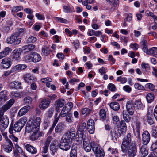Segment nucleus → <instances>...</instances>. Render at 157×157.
<instances>
[{"label":"nucleus","mask_w":157,"mask_h":157,"mask_svg":"<svg viewBox=\"0 0 157 157\" xmlns=\"http://www.w3.org/2000/svg\"><path fill=\"white\" fill-rule=\"evenodd\" d=\"M122 151L127 153L128 157H134L137 152L136 144L131 142V134L128 133L124 139L121 146Z\"/></svg>","instance_id":"nucleus-1"},{"label":"nucleus","mask_w":157,"mask_h":157,"mask_svg":"<svg viewBox=\"0 0 157 157\" xmlns=\"http://www.w3.org/2000/svg\"><path fill=\"white\" fill-rule=\"evenodd\" d=\"M91 146L92 150L96 157H104L105 153L104 150L98 144L94 143Z\"/></svg>","instance_id":"nucleus-2"},{"label":"nucleus","mask_w":157,"mask_h":157,"mask_svg":"<svg viewBox=\"0 0 157 157\" xmlns=\"http://www.w3.org/2000/svg\"><path fill=\"white\" fill-rule=\"evenodd\" d=\"M27 120V118L24 116L17 121L14 125V130L16 132L20 131L25 124Z\"/></svg>","instance_id":"nucleus-3"},{"label":"nucleus","mask_w":157,"mask_h":157,"mask_svg":"<svg viewBox=\"0 0 157 157\" xmlns=\"http://www.w3.org/2000/svg\"><path fill=\"white\" fill-rule=\"evenodd\" d=\"M21 40V39L19 36V33H16L8 37L6 39V42L8 44L13 43L14 45H18L20 43Z\"/></svg>","instance_id":"nucleus-4"},{"label":"nucleus","mask_w":157,"mask_h":157,"mask_svg":"<svg viewBox=\"0 0 157 157\" xmlns=\"http://www.w3.org/2000/svg\"><path fill=\"white\" fill-rule=\"evenodd\" d=\"M0 123L3 127L2 129L4 130L8 127L9 124L8 117L6 115H4L2 111H0Z\"/></svg>","instance_id":"nucleus-5"},{"label":"nucleus","mask_w":157,"mask_h":157,"mask_svg":"<svg viewBox=\"0 0 157 157\" xmlns=\"http://www.w3.org/2000/svg\"><path fill=\"white\" fill-rule=\"evenodd\" d=\"M12 64L11 59L9 57H5L3 59L0 63L1 68L7 69L11 67Z\"/></svg>","instance_id":"nucleus-6"},{"label":"nucleus","mask_w":157,"mask_h":157,"mask_svg":"<svg viewBox=\"0 0 157 157\" xmlns=\"http://www.w3.org/2000/svg\"><path fill=\"white\" fill-rule=\"evenodd\" d=\"M86 124V123L83 122L80 124L78 130L77 131V134H78V136L81 138L86 137L87 136Z\"/></svg>","instance_id":"nucleus-7"},{"label":"nucleus","mask_w":157,"mask_h":157,"mask_svg":"<svg viewBox=\"0 0 157 157\" xmlns=\"http://www.w3.org/2000/svg\"><path fill=\"white\" fill-rule=\"evenodd\" d=\"M13 144L10 140L6 141L1 145V147L4 151L7 153H9L12 151Z\"/></svg>","instance_id":"nucleus-8"},{"label":"nucleus","mask_w":157,"mask_h":157,"mask_svg":"<svg viewBox=\"0 0 157 157\" xmlns=\"http://www.w3.org/2000/svg\"><path fill=\"white\" fill-rule=\"evenodd\" d=\"M81 138L82 139V140H83V145L84 149L86 152H89L92 148V144L94 142H93L90 144L87 136Z\"/></svg>","instance_id":"nucleus-9"},{"label":"nucleus","mask_w":157,"mask_h":157,"mask_svg":"<svg viewBox=\"0 0 157 157\" xmlns=\"http://www.w3.org/2000/svg\"><path fill=\"white\" fill-rule=\"evenodd\" d=\"M71 143L62 138L59 144L60 148L63 150L67 151L69 150L71 147L70 144Z\"/></svg>","instance_id":"nucleus-10"},{"label":"nucleus","mask_w":157,"mask_h":157,"mask_svg":"<svg viewBox=\"0 0 157 157\" xmlns=\"http://www.w3.org/2000/svg\"><path fill=\"white\" fill-rule=\"evenodd\" d=\"M23 78L25 82L27 83H30L37 81V78L30 73L25 74L24 75Z\"/></svg>","instance_id":"nucleus-11"},{"label":"nucleus","mask_w":157,"mask_h":157,"mask_svg":"<svg viewBox=\"0 0 157 157\" xmlns=\"http://www.w3.org/2000/svg\"><path fill=\"white\" fill-rule=\"evenodd\" d=\"M134 102L132 100L128 101L126 104V108L128 113L131 115H133L135 109Z\"/></svg>","instance_id":"nucleus-12"},{"label":"nucleus","mask_w":157,"mask_h":157,"mask_svg":"<svg viewBox=\"0 0 157 157\" xmlns=\"http://www.w3.org/2000/svg\"><path fill=\"white\" fill-rule=\"evenodd\" d=\"M21 51L20 48H16L12 52L11 56L12 59L16 61H18L21 59Z\"/></svg>","instance_id":"nucleus-13"},{"label":"nucleus","mask_w":157,"mask_h":157,"mask_svg":"<svg viewBox=\"0 0 157 157\" xmlns=\"http://www.w3.org/2000/svg\"><path fill=\"white\" fill-rule=\"evenodd\" d=\"M150 139V135L147 131H145L142 134V140L144 145H147Z\"/></svg>","instance_id":"nucleus-14"},{"label":"nucleus","mask_w":157,"mask_h":157,"mask_svg":"<svg viewBox=\"0 0 157 157\" xmlns=\"http://www.w3.org/2000/svg\"><path fill=\"white\" fill-rule=\"evenodd\" d=\"M65 103V100L63 99H58L57 100L54 104L55 109L58 112L59 109L63 107Z\"/></svg>","instance_id":"nucleus-15"},{"label":"nucleus","mask_w":157,"mask_h":157,"mask_svg":"<svg viewBox=\"0 0 157 157\" xmlns=\"http://www.w3.org/2000/svg\"><path fill=\"white\" fill-rule=\"evenodd\" d=\"M110 135L112 139L114 142L117 140V138L121 136V133L118 130L116 131L115 129H113L111 130Z\"/></svg>","instance_id":"nucleus-16"},{"label":"nucleus","mask_w":157,"mask_h":157,"mask_svg":"<svg viewBox=\"0 0 157 157\" xmlns=\"http://www.w3.org/2000/svg\"><path fill=\"white\" fill-rule=\"evenodd\" d=\"M87 128L90 134H92L94 132V123L92 119L89 120L87 123Z\"/></svg>","instance_id":"nucleus-17"},{"label":"nucleus","mask_w":157,"mask_h":157,"mask_svg":"<svg viewBox=\"0 0 157 157\" xmlns=\"http://www.w3.org/2000/svg\"><path fill=\"white\" fill-rule=\"evenodd\" d=\"M50 103V101L46 99L42 100L39 105L40 108L42 110L45 109L48 107Z\"/></svg>","instance_id":"nucleus-18"},{"label":"nucleus","mask_w":157,"mask_h":157,"mask_svg":"<svg viewBox=\"0 0 157 157\" xmlns=\"http://www.w3.org/2000/svg\"><path fill=\"white\" fill-rule=\"evenodd\" d=\"M21 84L20 82L14 81L10 82L9 84L10 87L12 89H17L21 88Z\"/></svg>","instance_id":"nucleus-19"},{"label":"nucleus","mask_w":157,"mask_h":157,"mask_svg":"<svg viewBox=\"0 0 157 157\" xmlns=\"http://www.w3.org/2000/svg\"><path fill=\"white\" fill-rule=\"evenodd\" d=\"M30 109L29 105L25 106L22 108L19 111L18 116L20 117L22 116L26 113Z\"/></svg>","instance_id":"nucleus-20"},{"label":"nucleus","mask_w":157,"mask_h":157,"mask_svg":"<svg viewBox=\"0 0 157 157\" xmlns=\"http://www.w3.org/2000/svg\"><path fill=\"white\" fill-rule=\"evenodd\" d=\"M33 133L30 137V139L32 141H35L42 136V133L41 132H38V131H34Z\"/></svg>","instance_id":"nucleus-21"},{"label":"nucleus","mask_w":157,"mask_h":157,"mask_svg":"<svg viewBox=\"0 0 157 157\" xmlns=\"http://www.w3.org/2000/svg\"><path fill=\"white\" fill-rule=\"evenodd\" d=\"M26 64H18L12 68V71L13 72H17L19 70H23L27 68Z\"/></svg>","instance_id":"nucleus-22"},{"label":"nucleus","mask_w":157,"mask_h":157,"mask_svg":"<svg viewBox=\"0 0 157 157\" xmlns=\"http://www.w3.org/2000/svg\"><path fill=\"white\" fill-rule=\"evenodd\" d=\"M25 148L28 151L32 154H35L37 152L36 148L30 144H26L25 145Z\"/></svg>","instance_id":"nucleus-23"},{"label":"nucleus","mask_w":157,"mask_h":157,"mask_svg":"<svg viewBox=\"0 0 157 157\" xmlns=\"http://www.w3.org/2000/svg\"><path fill=\"white\" fill-rule=\"evenodd\" d=\"M40 122L41 118L39 117H37L34 120L33 123L32 124L35 127L36 131H39Z\"/></svg>","instance_id":"nucleus-24"},{"label":"nucleus","mask_w":157,"mask_h":157,"mask_svg":"<svg viewBox=\"0 0 157 157\" xmlns=\"http://www.w3.org/2000/svg\"><path fill=\"white\" fill-rule=\"evenodd\" d=\"M141 123L139 121H136V123L135 128L134 129V132L136 136L138 137L140 136V131Z\"/></svg>","instance_id":"nucleus-25"},{"label":"nucleus","mask_w":157,"mask_h":157,"mask_svg":"<svg viewBox=\"0 0 157 157\" xmlns=\"http://www.w3.org/2000/svg\"><path fill=\"white\" fill-rule=\"evenodd\" d=\"M11 49L10 48H6L3 51L0 52V59L8 55Z\"/></svg>","instance_id":"nucleus-26"},{"label":"nucleus","mask_w":157,"mask_h":157,"mask_svg":"<svg viewBox=\"0 0 157 157\" xmlns=\"http://www.w3.org/2000/svg\"><path fill=\"white\" fill-rule=\"evenodd\" d=\"M56 143V141H54L50 145V149L52 151V154L54 155L55 153L57 152L58 145Z\"/></svg>","instance_id":"nucleus-27"},{"label":"nucleus","mask_w":157,"mask_h":157,"mask_svg":"<svg viewBox=\"0 0 157 157\" xmlns=\"http://www.w3.org/2000/svg\"><path fill=\"white\" fill-rule=\"evenodd\" d=\"M32 62H37L40 61L41 59L40 56L36 52H32Z\"/></svg>","instance_id":"nucleus-28"},{"label":"nucleus","mask_w":157,"mask_h":157,"mask_svg":"<svg viewBox=\"0 0 157 157\" xmlns=\"http://www.w3.org/2000/svg\"><path fill=\"white\" fill-rule=\"evenodd\" d=\"M64 129V125L62 123H59L55 127V131L56 133H60L62 132Z\"/></svg>","instance_id":"nucleus-29"},{"label":"nucleus","mask_w":157,"mask_h":157,"mask_svg":"<svg viewBox=\"0 0 157 157\" xmlns=\"http://www.w3.org/2000/svg\"><path fill=\"white\" fill-rule=\"evenodd\" d=\"M134 105L136 109L142 110L144 107L143 104L139 100H137L135 101Z\"/></svg>","instance_id":"nucleus-30"},{"label":"nucleus","mask_w":157,"mask_h":157,"mask_svg":"<svg viewBox=\"0 0 157 157\" xmlns=\"http://www.w3.org/2000/svg\"><path fill=\"white\" fill-rule=\"evenodd\" d=\"M35 47V45L33 44H29L25 45L22 48V50L25 52H28L32 51Z\"/></svg>","instance_id":"nucleus-31"},{"label":"nucleus","mask_w":157,"mask_h":157,"mask_svg":"<svg viewBox=\"0 0 157 157\" xmlns=\"http://www.w3.org/2000/svg\"><path fill=\"white\" fill-rule=\"evenodd\" d=\"M35 128V127L32 124L31 125H30V124H29L27 123L26 124V127H25V131L28 133H29L31 132H33L34 131H36Z\"/></svg>","instance_id":"nucleus-32"},{"label":"nucleus","mask_w":157,"mask_h":157,"mask_svg":"<svg viewBox=\"0 0 157 157\" xmlns=\"http://www.w3.org/2000/svg\"><path fill=\"white\" fill-rule=\"evenodd\" d=\"M70 109H68V108L66 106L64 107L62 109L60 113L59 116H61L62 117H64L67 115V114L70 111Z\"/></svg>","instance_id":"nucleus-33"},{"label":"nucleus","mask_w":157,"mask_h":157,"mask_svg":"<svg viewBox=\"0 0 157 157\" xmlns=\"http://www.w3.org/2000/svg\"><path fill=\"white\" fill-rule=\"evenodd\" d=\"M146 15L147 16L151 17L154 20L155 23L157 24V16L155 15L152 12L146 11L145 12Z\"/></svg>","instance_id":"nucleus-34"},{"label":"nucleus","mask_w":157,"mask_h":157,"mask_svg":"<svg viewBox=\"0 0 157 157\" xmlns=\"http://www.w3.org/2000/svg\"><path fill=\"white\" fill-rule=\"evenodd\" d=\"M7 92L4 90L0 92V101L4 100L5 101L8 99Z\"/></svg>","instance_id":"nucleus-35"},{"label":"nucleus","mask_w":157,"mask_h":157,"mask_svg":"<svg viewBox=\"0 0 157 157\" xmlns=\"http://www.w3.org/2000/svg\"><path fill=\"white\" fill-rule=\"evenodd\" d=\"M77 147L75 145H72L70 153V157H77Z\"/></svg>","instance_id":"nucleus-36"},{"label":"nucleus","mask_w":157,"mask_h":157,"mask_svg":"<svg viewBox=\"0 0 157 157\" xmlns=\"http://www.w3.org/2000/svg\"><path fill=\"white\" fill-rule=\"evenodd\" d=\"M140 151L142 156L143 157L146 156L148 154V150L146 145L142 146L141 147Z\"/></svg>","instance_id":"nucleus-37"},{"label":"nucleus","mask_w":157,"mask_h":157,"mask_svg":"<svg viewBox=\"0 0 157 157\" xmlns=\"http://www.w3.org/2000/svg\"><path fill=\"white\" fill-rule=\"evenodd\" d=\"M110 106L112 109L115 111L118 110L120 109L119 104L116 102L111 103L110 104Z\"/></svg>","instance_id":"nucleus-38"},{"label":"nucleus","mask_w":157,"mask_h":157,"mask_svg":"<svg viewBox=\"0 0 157 157\" xmlns=\"http://www.w3.org/2000/svg\"><path fill=\"white\" fill-rule=\"evenodd\" d=\"M147 54L153 55L155 57H157V48L153 47L149 49Z\"/></svg>","instance_id":"nucleus-39"},{"label":"nucleus","mask_w":157,"mask_h":157,"mask_svg":"<svg viewBox=\"0 0 157 157\" xmlns=\"http://www.w3.org/2000/svg\"><path fill=\"white\" fill-rule=\"evenodd\" d=\"M63 11L66 13H72L74 12V9L73 6H63Z\"/></svg>","instance_id":"nucleus-40"},{"label":"nucleus","mask_w":157,"mask_h":157,"mask_svg":"<svg viewBox=\"0 0 157 157\" xmlns=\"http://www.w3.org/2000/svg\"><path fill=\"white\" fill-rule=\"evenodd\" d=\"M32 52L25 55L23 58L24 60L26 62H32Z\"/></svg>","instance_id":"nucleus-41"},{"label":"nucleus","mask_w":157,"mask_h":157,"mask_svg":"<svg viewBox=\"0 0 157 157\" xmlns=\"http://www.w3.org/2000/svg\"><path fill=\"white\" fill-rule=\"evenodd\" d=\"M21 94L17 91H13L10 92V96L13 98H19L20 97Z\"/></svg>","instance_id":"nucleus-42"},{"label":"nucleus","mask_w":157,"mask_h":157,"mask_svg":"<svg viewBox=\"0 0 157 157\" xmlns=\"http://www.w3.org/2000/svg\"><path fill=\"white\" fill-rule=\"evenodd\" d=\"M62 138H64L68 141L71 143L72 142V140L74 138L73 137H71V135H70L69 132H67L65 133Z\"/></svg>","instance_id":"nucleus-43"},{"label":"nucleus","mask_w":157,"mask_h":157,"mask_svg":"<svg viewBox=\"0 0 157 157\" xmlns=\"http://www.w3.org/2000/svg\"><path fill=\"white\" fill-rule=\"evenodd\" d=\"M142 50L144 52H145L147 54L148 52H149L147 47V41L145 40H143L142 41Z\"/></svg>","instance_id":"nucleus-44"},{"label":"nucleus","mask_w":157,"mask_h":157,"mask_svg":"<svg viewBox=\"0 0 157 157\" xmlns=\"http://www.w3.org/2000/svg\"><path fill=\"white\" fill-rule=\"evenodd\" d=\"M66 120L69 123H72L74 121V119L71 113H68L66 116Z\"/></svg>","instance_id":"nucleus-45"},{"label":"nucleus","mask_w":157,"mask_h":157,"mask_svg":"<svg viewBox=\"0 0 157 157\" xmlns=\"http://www.w3.org/2000/svg\"><path fill=\"white\" fill-rule=\"evenodd\" d=\"M123 119L127 122H129L131 120L129 115L128 114L127 112L123 111L122 113Z\"/></svg>","instance_id":"nucleus-46"},{"label":"nucleus","mask_w":157,"mask_h":157,"mask_svg":"<svg viewBox=\"0 0 157 157\" xmlns=\"http://www.w3.org/2000/svg\"><path fill=\"white\" fill-rule=\"evenodd\" d=\"M100 119L102 121L105 120L106 118V112L104 109H101L99 113Z\"/></svg>","instance_id":"nucleus-47"},{"label":"nucleus","mask_w":157,"mask_h":157,"mask_svg":"<svg viewBox=\"0 0 157 157\" xmlns=\"http://www.w3.org/2000/svg\"><path fill=\"white\" fill-rule=\"evenodd\" d=\"M50 50L47 46H44L42 49V52L43 55L47 56L49 54Z\"/></svg>","instance_id":"nucleus-48"},{"label":"nucleus","mask_w":157,"mask_h":157,"mask_svg":"<svg viewBox=\"0 0 157 157\" xmlns=\"http://www.w3.org/2000/svg\"><path fill=\"white\" fill-rule=\"evenodd\" d=\"M154 96L153 94L149 93L146 96V99L147 101L149 103L152 102L154 99Z\"/></svg>","instance_id":"nucleus-49"},{"label":"nucleus","mask_w":157,"mask_h":157,"mask_svg":"<svg viewBox=\"0 0 157 157\" xmlns=\"http://www.w3.org/2000/svg\"><path fill=\"white\" fill-rule=\"evenodd\" d=\"M152 136L155 138L157 137V125L152 126Z\"/></svg>","instance_id":"nucleus-50"},{"label":"nucleus","mask_w":157,"mask_h":157,"mask_svg":"<svg viewBox=\"0 0 157 157\" xmlns=\"http://www.w3.org/2000/svg\"><path fill=\"white\" fill-rule=\"evenodd\" d=\"M54 111V109L53 107L49 108L47 112V117L50 118H51L53 115Z\"/></svg>","instance_id":"nucleus-51"},{"label":"nucleus","mask_w":157,"mask_h":157,"mask_svg":"<svg viewBox=\"0 0 157 157\" xmlns=\"http://www.w3.org/2000/svg\"><path fill=\"white\" fill-rule=\"evenodd\" d=\"M23 7L22 6H15L12 8L11 10L12 13H16L18 11L22 10L23 9Z\"/></svg>","instance_id":"nucleus-52"},{"label":"nucleus","mask_w":157,"mask_h":157,"mask_svg":"<svg viewBox=\"0 0 157 157\" xmlns=\"http://www.w3.org/2000/svg\"><path fill=\"white\" fill-rule=\"evenodd\" d=\"M135 89L138 90H143L144 89V86L139 83H135L134 85Z\"/></svg>","instance_id":"nucleus-53"},{"label":"nucleus","mask_w":157,"mask_h":157,"mask_svg":"<svg viewBox=\"0 0 157 157\" xmlns=\"http://www.w3.org/2000/svg\"><path fill=\"white\" fill-rule=\"evenodd\" d=\"M67 132H69L70 135H71V137L74 138L75 135V128H71L70 130L67 131Z\"/></svg>","instance_id":"nucleus-54"},{"label":"nucleus","mask_w":157,"mask_h":157,"mask_svg":"<svg viewBox=\"0 0 157 157\" xmlns=\"http://www.w3.org/2000/svg\"><path fill=\"white\" fill-rule=\"evenodd\" d=\"M37 40V38L34 36H31L29 37L27 40L28 43H33L36 42Z\"/></svg>","instance_id":"nucleus-55"},{"label":"nucleus","mask_w":157,"mask_h":157,"mask_svg":"<svg viewBox=\"0 0 157 157\" xmlns=\"http://www.w3.org/2000/svg\"><path fill=\"white\" fill-rule=\"evenodd\" d=\"M15 151H17L19 154H21V155L24 152L23 151L22 149L17 144V143L15 144Z\"/></svg>","instance_id":"nucleus-56"},{"label":"nucleus","mask_w":157,"mask_h":157,"mask_svg":"<svg viewBox=\"0 0 157 157\" xmlns=\"http://www.w3.org/2000/svg\"><path fill=\"white\" fill-rule=\"evenodd\" d=\"M116 81L120 82L122 84H124L127 82V79L125 77H122L121 76H120L117 78Z\"/></svg>","instance_id":"nucleus-57"},{"label":"nucleus","mask_w":157,"mask_h":157,"mask_svg":"<svg viewBox=\"0 0 157 157\" xmlns=\"http://www.w3.org/2000/svg\"><path fill=\"white\" fill-rule=\"evenodd\" d=\"M141 66L143 71H146L149 70L150 68L149 65L148 63H143L141 64Z\"/></svg>","instance_id":"nucleus-58"},{"label":"nucleus","mask_w":157,"mask_h":157,"mask_svg":"<svg viewBox=\"0 0 157 157\" xmlns=\"http://www.w3.org/2000/svg\"><path fill=\"white\" fill-rule=\"evenodd\" d=\"M113 122L115 124H118L119 123V119L117 116H114L112 117Z\"/></svg>","instance_id":"nucleus-59"},{"label":"nucleus","mask_w":157,"mask_h":157,"mask_svg":"<svg viewBox=\"0 0 157 157\" xmlns=\"http://www.w3.org/2000/svg\"><path fill=\"white\" fill-rule=\"evenodd\" d=\"M55 18L56 21L58 22H61L64 23H66L67 22V20L63 18L57 17H55Z\"/></svg>","instance_id":"nucleus-60"},{"label":"nucleus","mask_w":157,"mask_h":157,"mask_svg":"<svg viewBox=\"0 0 157 157\" xmlns=\"http://www.w3.org/2000/svg\"><path fill=\"white\" fill-rule=\"evenodd\" d=\"M108 88L109 90L112 92H114L116 90L115 85L112 83H109L108 85Z\"/></svg>","instance_id":"nucleus-61"},{"label":"nucleus","mask_w":157,"mask_h":157,"mask_svg":"<svg viewBox=\"0 0 157 157\" xmlns=\"http://www.w3.org/2000/svg\"><path fill=\"white\" fill-rule=\"evenodd\" d=\"M91 111V110L87 108H85L82 109V113L83 114H86L87 115L90 114Z\"/></svg>","instance_id":"nucleus-62"},{"label":"nucleus","mask_w":157,"mask_h":157,"mask_svg":"<svg viewBox=\"0 0 157 157\" xmlns=\"http://www.w3.org/2000/svg\"><path fill=\"white\" fill-rule=\"evenodd\" d=\"M10 107L6 104L2 106V108L0 109V111H2L3 112V114H4V112L6 111L8 109L10 108Z\"/></svg>","instance_id":"nucleus-63"},{"label":"nucleus","mask_w":157,"mask_h":157,"mask_svg":"<svg viewBox=\"0 0 157 157\" xmlns=\"http://www.w3.org/2000/svg\"><path fill=\"white\" fill-rule=\"evenodd\" d=\"M52 81V78L49 77L42 78L41 79V82L43 83H46L47 82H51Z\"/></svg>","instance_id":"nucleus-64"}]
</instances>
